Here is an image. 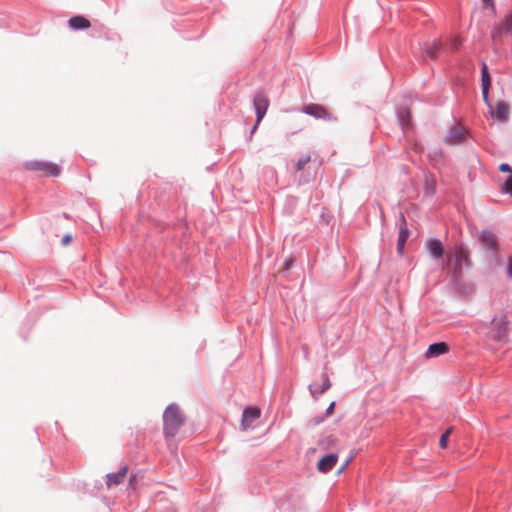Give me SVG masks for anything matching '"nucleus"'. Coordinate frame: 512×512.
Returning <instances> with one entry per match:
<instances>
[{"instance_id": "f257e3e1", "label": "nucleus", "mask_w": 512, "mask_h": 512, "mask_svg": "<svg viewBox=\"0 0 512 512\" xmlns=\"http://www.w3.org/2000/svg\"><path fill=\"white\" fill-rule=\"evenodd\" d=\"M164 434L167 437L174 436L184 423V416L179 407L170 404L163 413Z\"/></svg>"}, {"instance_id": "f03ea898", "label": "nucleus", "mask_w": 512, "mask_h": 512, "mask_svg": "<svg viewBox=\"0 0 512 512\" xmlns=\"http://www.w3.org/2000/svg\"><path fill=\"white\" fill-rule=\"evenodd\" d=\"M24 167L26 170H29V171H39L44 176H54L55 177V176H58L61 172V168L59 165L52 163V162L43 161V160L28 161L24 164Z\"/></svg>"}, {"instance_id": "7ed1b4c3", "label": "nucleus", "mask_w": 512, "mask_h": 512, "mask_svg": "<svg viewBox=\"0 0 512 512\" xmlns=\"http://www.w3.org/2000/svg\"><path fill=\"white\" fill-rule=\"evenodd\" d=\"M464 266H470L469 253L466 248L460 247L455 252V265L452 272L454 279H458L461 276Z\"/></svg>"}, {"instance_id": "20e7f679", "label": "nucleus", "mask_w": 512, "mask_h": 512, "mask_svg": "<svg viewBox=\"0 0 512 512\" xmlns=\"http://www.w3.org/2000/svg\"><path fill=\"white\" fill-rule=\"evenodd\" d=\"M478 239L483 249L491 255H496L498 252V241L494 233L490 231H482L479 233Z\"/></svg>"}, {"instance_id": "39448f33", "label": "nucleus", "mask_w": 512, "mask_h": 512, "mask_svg": "<svg viewBox=\"0 0 512 512\" xmlns=\"http://www.w3.org/2000/svg\"><path fill=\"white\" fill-rule=\"evenodd\" d=\"M253 106L256 113L257 123H260L264 118L269 106L268 98L264 92L259 91L254 95Z\"/></svg>"}, {"instance_id": "423d86ee", "label": "nucleus", "mask_w": 512, "mask_h": 512, "mask_svg": "<svg viewBox=\"0 0 512 512\" xmlns=\"http://www.w3.org/2000/svg\"><path fill=\"white\" fill-rule=\"evenodd\" d=\"M466 138V130L460 125L450 127L448 134L444 137V142L448 145H458Z\"/></svg>"}, {"instance_id": "0eeeda50", "label": "nucleus", "mask_w": 512, "mask_h": 512, "mask_svg": "<svg viewBox=\"0 0 512 512\" xmlns=\"http://www.w3.org/2000/svg\"><path fill=\"white\" fill-rule=\"evenodd\" d=\"M486 105L488 106L489 112L494 119L501 122H506L508 120L509 105L506 102L498 101L495 108L489 101Z\"/></svg>"}, {"instance_id": "6e6552de", "label": "nucleus", "mask_w": 512, "mask_h": 512, "mask_svg": "<svg viewBox=\"0 0 512 512\" xmlns=\"http://www.w3.org/2000/svg\"><path fill=\"white\" fill-rule=\"evenodd\" d=\"M508 332L507 321L505 318L501 319H493L492 321V329H491V338L496 341H503Z\"/></svg>"}, {"instance_id": "1a4fd4ad", "label": "nucleus", "mask_w": 512, "mask_h": 512, "mask_svg": "<svg viewBox=\"0 0 512 512\" xmlns=\"http://www.w3.org/2000/svg\"><path fill=\"white\" fill-rule=\"evenodd\" d=\"M426 249L430 257L434 260L441 259L444 255V248L441 241L437 238H429L426 241Z\"/></svg>"}, {"instance_id": "9d476101", "label": "nucleus", "mask_w": 512, "mask_h": 512, "mask_svg": "<svg viewBox=\"0 0 512 512\" xmlns=\"http://www.w3.org/2000/svg\"><path fill=\"white\" fill-rule=\"evenodd\" d=\"M302 112L316 119H326L328 112L319 104H309L302 107Z\"/></svg>"}, {"instance_id": "9b49d317", "label": "nucleus", "mask_w": 512, "mask_h": 512, "mask_svg": "<svg viewBox=\"0 0 512 512\" xmlns=\"http://www.w3.org/2000/svg\"><path fill=\"white\" fill-rule=\"evenodd\" d=\"M441 48V43L438 42V41H433V42H425L422 46H421V50H422V56L423 58L426 60L428 58L430 59H436L437 55H438V52Z\"/></svg>"}, {"instance_id": "f8f14e48", "label": "nucleus", "mask_w": 512, "mask_h": 512, "mask_svg": "<svg viewBox=\"0 0 512 512\" xmlns=\"http://www.w3.org/2000/svg\"><path fill=\"white\" fill-rule=\"evenodd\" d=\"M338 455L335 453L328 454L321 458L317 463V469L322 473L329 472L337 463Z\"/></svg>"}, {"instance_id": "ddd939ff", "label": "nucleus", "mask_w": 512, "mask_h": 512, "mask_svg": "<svg viewBox=\"0 0 512 512\" xmlns=\"http://www.w3.org/2000/svg\"><path fill=\"white\" fill-rule=\"evenodd\" d=\"M481 82L483 100L486 104H488V91L491 86V77L488 71V67L485 63H482L481 67Z\"/></svg>"}, {"instance_id": "4468645a", "label": "nucleus", "mask_w": 512, "mask_h": 512, "mask_svg": "<svg viewBox=\"0 0 512 512\" xmlns=\"http://www.w3.org/2000/svg\"><path fill=\"white\" fill-rule=\"evenodd\" d=\"M400 221H401V226H400L399 236H398V241H397V251L400 254H402L404 251L405 243L409 236V230L406 226V221H405L403 214L400 215Z\"/></svg>"}, {"instance_id": "2eb2a0df", "label": "nucleus", "mask_w": 512, "mask_h": 512, "mask_svg": "<svg viewBox=\"0 0 512 512\" xmlns=\"http://www.w3.org/2000/svg\"><path fill=\"white\" fill-rule=\"evenodd\" d=\"M260 417V411L257 408H246L243 411L242 426L247 429L250 424Z\"/></svg>"}, {"instance_id": "dca6fc26", "label": "nucleus", "mask_w": 512, "mask_h": 512, "mask_svg": "<svg viewBox=\"0 0 512 512\" xmlns=\"http://www.w3.org/2000/svg\"><path fill=\"white\" fill-rule=\"evenodd\" d=\"M447 351H448V346L446 343L437 342V343L431 344L428 347L425 355L427 358H433V357L442 355V354L446 353Z\"/></svg>"}, {"instance_id": "f3484780", "label": "nucleus", "mask_w": 512, "mask_h": 512, "mask_svg": "<svg viewBox=\"0 0 512 512\" xmlns=\"http://www.w3.org/2000/svg\"><path fill=\"white\" fill-rule=\"evenodd\" d=\"M128 467L124 466L117 473H112L107 475V486L111 487L112 485H118L122 483L127 475Z\"/></svg>"}, {"instance_id": "a211bd4d", "label": "nucleus", "mask_w": 512, "mask_h": 512, "mask_svg": "<svg viewBox=\"0 0 512 512\" xmlns=\"http://www.w3.org/2000/svg\"><path fill=\"white\" fill-rule=\"evenodd\" d=\"M323 383L317 387L315 384L309 385V391L314 398H317L319 394L326 392L331 387V382L326 374L322 375Z\"/></svg>"}, {"instance_id": "6ab92c4d", "label": "nucleus", "mask_w": 512, "mask_h": 512, "mask_svg": "<svg viewBox=\"0 0 512 512\" xmlns=\"http://www.w3.org/2000/svg\"><path fill=\"white\" fill-rule=\"evenodd\" d=\"M69 27L73 30L88 29L91 23L88 19L83 16H74L68 21Z\"/></svg>"}, {"instance_id": "aec40b11", "label": "nucleus", "mask_w": 512, "mask_h": 512, "mask_svg": "<svg viewBox=\"0 0 512 512\" xmlns=\"http://www.w3.org/2000/svg\"><path fill=\"white\" fill-rule=\"evenodd\" d=\"M397 117L400 127L402 128L403 132L406 131V129L410 126V110L406 107H402L398 109L397 111Z\"/></svg>"}, {"instance_id": "412c9836", "label": "nucleus", "mask_w": 512, "mask_h": 512, "mask_svg": "<svg viewBox=\"0 0 512 512\" xmlns=\"http://www.w3.org/2000/svg\"><path fill=\"white\" fill-rule=\"evenodd\" d=\"M309 161H310V155H304V156L300 157L296 164V170L297 171L303 170L304 167L306 166V164L309 163Z\"/></svg>"}, {"instance_id": "4be33fe9", "label": "nucleus", "mask_w": 512, "mask_h": 512, "mask_svg": "<svg viewBox=\"0 0 512 512\" xmlns=\"http://www.w3.org/2000/svg\"><path fill=\"white\" fill-rule=\"evenodd\" d=\"M442 151L440 149H434L429 153V158L432 162L436 163L442 159Z\"/></svg>"}, {"instance_id": "5701e85b", "label": "nucleus", "mask_w": 512, "mask_h": 512, "mask_svg": "<svg viewBox=\"0 0 512 512\" xmlns=\"http://www.w3.org/2000/svg\"><path fill=\"white\" fill-rule=\"evenodd\" d=\"M503 191L509 195H512V175H510L503 186Z\"/></svg>"}, {"instance_id": "b1692460", "label": "nucleus", "mask_w": 512, "mask_h": 512, "mask_svg": "<svg viewBox=\"0 0 512 512\" xmlns=\"http://www.w3.org/2000/svg\"><path fill=\"white\" fill-rule=\"evenodd\" d=\"M504 29L506 31H511L512 30V12L505 19Z\"/></svg>"}, {"instance_id": "393cba45", "label": "nucleus", "mask_w": 512, "mask_h": 512, "mask_svg": "<svg viewBox=\"0 0 512 512\" xmlns=\"http://www.w3.org/2000/svg\"><path fill=\"white\" fill-rule=\"evenodd\" d=\"M499 170H500L501 172H504V173H512V168H511V166H510L509 164H507V163H502V164H500V166H499Z\"/></svg>"}, {"instance_id": "a878e982", "label": "nucleus", "mask_w": 512, "mask_h": 512, "mask_svg": "<svg viewBox=\"0 0 512 512\" xmlns=\"http://www.w3.org/2000/svg\"><path fill=\"white\" fill-rule=\"evenodd\" d=\"M435 192V186L433 182L426 181V193L427 194H433Z\"/></svg>"}, {"instance_id": "bb28decb", "label": "nucleus", "mask_w": 512, "mask_h": 512, "mask_svg": "<svg viewBox=\"0 0 512 512\" xmlns=\"http://www.w3.org/2000/svg\"><path fill=\"white\" fill-rule=\"evenodd\" d=\"M447 443H448V438H447V435H441L440 437V441H439V444H440V447L441 448H446L447 447Z\"/></svg>"}, {"instance_id": "cd10ccee", "label": "nucleus", "mask_w": 512, "mask_h": 512, "mask_svg": "<svg viewBox=\"0 0 512 512\" xmlns=\"http://www.w3.org/2000/svg\"><path fill=\"white\" fill-rule=\"evenodd\" d=\"M507 275L509 278H512V257H509V260H508Z\"/></svg>"}, {"instance_id": "c85d7f7f", "label": "nucleus", "mask_w": 512, "mask_h": 512, "mask_svg": "<svg viewBox=\"0 0 512 512\" xmlns=\"http://www.w3.org/2000/svg\"><path fill=\"white\" fill-rule=\"evenodd\" d=\"M351 457L349 459H347L342 465L341 467L339 468V470L337 471L338 474H341L346 468L347 466L349 465L350 461H351Z\"/></svg>"}, {"instance_id": "c756f323", "label": "nucleus", "mask_w": 512, "mask_h": 512, "mask_svg": "<svg viewBox=\"0 0 512 512\" xmlns=\"http://www.w3.org/2000/svg\"><path fill=\"white\" fill-rule=\"evenodd\" d=\"M72 240V236L70 234H66L63 238H62V244L63 245H68Z\"/></svg>"}, {"instance_id": "7c9ffc66", "label": "nucleus", "mask_w": 512, "mask_h": 512, "mask_svg": "<svg viewBox=\"0 0 512 512\" xmlns=\"http://www.w3.org/2000/svg\"><path fill=\"white\" fill-rule=\"evenodd\" d=\"M335 402H332L326 409V416H330L333 413Z\"/></svg>"}, {"instance_id": "2f4dec72", "label": "nucleus", "mask_w": 512, "mask_h": 512, "mask_svg": "<svg viewBox=\"0 0 512 512\" xmlns=\"http://www.w3.org/2000/svg\"><path fill=\"white\" fill-rule=\"evenodd\" d=\"M452 430H453V428H452V427L448 428V429L443 433V435H447V438H449V435L451 434Z\"/></svg>"}, {"instance_id": "473e14b6", "label": "nucleus", "mask_w": 512, "mask_h": 512, "mask_svg": "<svg viewBox=\"0 0 512 512\" xmlns=\"http://www.w3.org/2000/svg\"><path fill=\"white\" fill-rule=\"evenodd\" d=\"M258 125H259V123H257V121H256L254 126L251 128V132H250L251 134H253L256 131Z\"/></svg>"}, {"instance_id": "72a5a7b5", "label": "nucleus", "mask_w": 512, "mask_h": 512, "mask_svg": "<svg viewBox=\"0 0 512 512\" xmlns=\"http://www.w3.org/2000/svg\"><path fill=\"white\" fill-rule=\"evenodd\" d=\"M322 421H323L322 418H317L314 420V425H317V424L321 423Z\"/></svg>"}, {"instance_id": "f704fd0d", "label": "nucleus", "mask_w": 512, "mask_h": 512, "mask_svg": "<svg viewBox=\"0 0 512 512\" xmlns=\"http://www.w3.org/2000/svg\"><path fill=\"white\" fill-rule=\"evenodd\" d=\"M289 266H290V262H289V261H286V263H285V268H286V269H288V268H289Z\"/></svg>"}, {"instance_id": "c9c22d12", "label": "nucleus", "mask_w": 512, "mask_h": 512, "mask_svg": "<svg viewBox=\"0 0 512 512\" xmlns=\"http://www.w3.org/2000/svg\"><path fill=\"white\" fill-rule=\"evenodd\" d=\"M483 2H484L486 5H488L489 3H491V2H492V0H483Z\"/></svg>"}]
</instances>
